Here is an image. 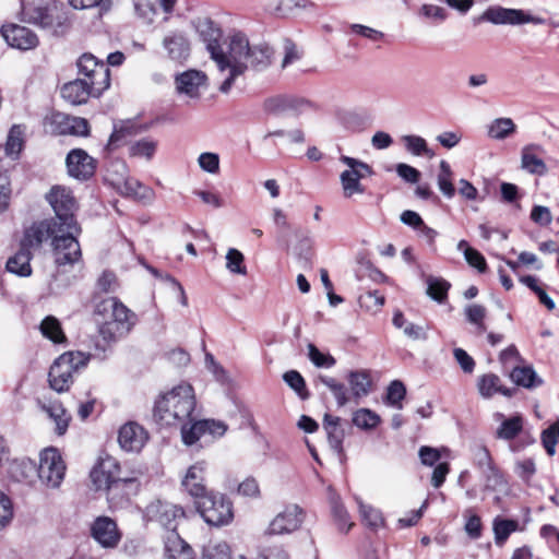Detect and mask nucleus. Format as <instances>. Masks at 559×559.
I'll return each mask as SVG.
<instances>
[{"label":"nucleus","instance_id":"obj_1","mask_svg":"<svg viewBox=\"0 0 559 559\" xmlns=\"http://www.w3.org/2000/svg\"><path fill=\"white\" fill-rule=\"evenodd\" d=\"M272 49L266 45L250 46L247 37L240 33L229 37L227 51H218L212 48V60L216 63L218 71L227 73L219 86L224 94L228 93L239 75L247 69H262L270 64Z\"/></svg>","mask_w":559,"mask_h":559},{"label":"nucleus","instance_id":"obj_2","mask_svg":"<svg viewBox=\"0 0 559 559\" xmlns=\"http://www.w3.org/2000/svg\"><path fill=\"white\" fill-rule=\"evenodd\" d=\"M93 316L98 333L106 343L126 336L138 322L136 314L116 297L100 300L95 306Z\"/></svg>","mask_w":559,"mask_h":559},{"label":"nucleus","instance_id":"obj_3","mask_svg":"<svg viewBox=\"0 0 559 559\" xmlns=\"http://www.w3.org/2000/svg\"><path fill=\"white\" fill-rule=\"evenodd\" d=\"M197 400L192 385L181 383L163 394L154 407L155 419L165 426H180L193 421Z\"/></svg>","mask_w":559,"mask_h":559},{"label":"nucleus","instance_id":"obj_4","mask_svg":"<svg viewBox=\"0 0 559 559\" xmlns=\"http://www.w3.org/2000/svg\"><path fill=\"white\" fill-rule=\"evenodd\" d=\"M23 481L32 483V476H37L48 488H58L66 475V464L60 452L55 448H46L40 452L39 465L36 467L32 461H22L16 465Z\"/></svg>","mask_w":559,"mask_h":559},{"label":"nucleus","instance_id":"obj_5","mask_svg":"<svg viewBox=\"0 0 559 559\" xmlns=\"http://www.w3.org/2000/svg\"><path fill=\"white\" fill-rule=\"evenodd\" d=\"M88 356L82 352H67L51 365L48 373L49 386L58 392L69 391L74 374L87 365Z\"/></svg>","mask_w":559,"mask_h":559},{"label":"nucleus","instance_id":"obj_6","mask_svg":"<svg viewBox=\"0 0 559 559\" xmlns=\"http://www.w3.org/2000/svg\"><path fill=\"white\" fill-rule=\"evenodd\" d=\"M21 14L24 22L39 25L53 33H57L64 22L61 10L45 0L24 1Z\"/></svg>","mask_w":559,"mask_h":559},{"label":"nucleus","instance_id":"obj_7","mask_svg":"<svg viewBox=\"0 0 559 559\" xmlns=\"http://www.w3.org/2000/svg\"><path fill=\"white\" fill-rule=\"evenodd\" d=\"M52 236L51 250L56 264H74L81 259L82 252L76 237L81 233L80 225L75 229L59 226Z\"/></svg>","mask_w":559,"mask_h":559},{"label":"nucleus","instance_id":"obj_8","mask_svg":"<svg viewBox=\"0 0 559 559\" xmlns=\"http://www.w3.org/2000/svg\"><path fill=\"white\" fill-rule=\"evenodd\" d=\"M204 521L213 526H223L234 518L233 506L223 495L210 491L194 502Z\"/></svg>","mask_w":559,"mask_h":559},{"label":"nucleus","instance_id":"obj_9","mask_svg":"<svg viewBox=\"0 0 559 559\" xmlns=\"http://www.w3.org/2000/svg\"><path fill=\"white\" fill-rule=\"evenodd\" d=\"M46 198L56 214V217L50 221L56 225L75 229L79 225L75 218L78 203L72 191L66 187L56 186L50 189Z\"/></svg>","mask_w":559,"mask_h":559},{"label":"nucleus","instance_id":"obj_10","mask_svg":"<svg viewBox=\"0 0 559 559\" xmlns=\"http://www.w3.org/2000/svg\"><path fill=\"white\" fill-rule=\"evenodd\" d=\"M340 160L347 166V169L340 176L343 195L349 199L356 194H362L365 188L360 180L372 174L371 167L361 160L345 155L341 156Z\"/></svg>","mask_w":559,"mask_h":559},{"label":"nucleus","instance_id":"obj_11","mask_svg":"<svg viewBox=\"0 0 559 559\" xmlns=\"http://www.w3.org/2000/svg\"><path fill=\"white\" fill-rule=\"evenodd\" d=\"M81 79L88 81L95 92H104L110 85L109 68L93 55L84 53L78 61Z\"/></svg>","mask_w":559,"mask_h":559},{"label":"nucleus","instance_id":"obj_12","mask_svg":"<svg viewBox=\"0 0 559 559\" xmlns=\"http://www.w3.org/2000/svg\"><path fill=\"white\" fill-rule=\"evenodd\" d=\"M304 520V510L297 504H288L271 520L264 531V535L292 534L300 528Z\"/></svg>","mask_w":559,"mask_h":559},{"label":"nucleus","instance_id":"obj_13","mask_svg":"<svg viewBox=\"0 0 559 559\" xmlns=\"http://www.w3.org/2000/svg\"><path fill=\"white\" fill-rule=\"evenodd\" d=\"M480 20L495 25H522L526 23L538 25L545 22L543 17L531 15L523 10L508 9L499 5L486 9Z\"/></svg>","mask_w":559,"mask_h":559},{"label":"nucleus","instance_id":"obj_14","mask_svg":"<svg viewBox=\"0 0 559 559\" xmlns=\"http://www.w3.org/2000/svg\"><path fill=\"white\" fill-rule=\"evenodd\" d=\"M181 438L185 444L192 445L205 435L218 438L225 435L227 425L219 420L202 419L195 420L190 426L188 424L180 425Z\"/></svg>","mask_w":559,"mask_h":559},{"label":"nucleus","instance_id":"obj_15","mask_svg":"<svg viewBox=\"0 0 559 559\" xmlns=\"http://www.w3.org/2000/svg\"><path fill=\"white\" fill-rule=\"evenodd\" d=\"M185 515V510L180 506L167 501L156 500L146 507L147 519L159 523L169 532L176 531L178 521Z\"/></svg>","mask_w":559,"mask_h":559},{"label":"nucleus","instance_id":"obj_16","mask_svg":"<svg viewBox=\"0 0 559 559\" xmlns=\"http://www.w3.org/2000/svg\"><path fill=\"white\" fill-rule=\"evenodd\" d=\"M140 489V483L136 477H120L111 483L105 490L107 500L111 509H121L128 504L132 496H135Z\"/></svg>","mask_w":559,"mask_h":559},{"label":"nucleus","instance_id":"obj_17","mask_svg":"<svg viewBox=\"0 0 559 559\" xmlns=\"http://www.w3.org/2000/svg\"><path fill=\"white\" fill-rule=\"evenodd\" d=\"M119 462L110 455L100 456L96 465L92 468L90 477L97 490H105L111 483L119 479Z\"/></svg>","mask_w":559,"mask_h":559},{"label":"nucleus","instance_id":"obj_18","mask_svg":"<svg viewBox=\"0 0 559 559\" xmlns=\"http://www.w3.org/2000/svg\"><path fill=\"white\" fill-rule=\"evenodd\" d=\"M92 537L104 548H116L121 533L115 520L109 516H97L91 525Z\"/></svg>","mask_w":559,"mask_h":559},{"label":"nucleus","instance_id":"obj_19","mask_svg":"<svg viewBox=\"0 0 559 559\" xmlns=\"http://www.w3.org/2000/svg\"><path fill=\"white\" fill-rule=\"evenodd\" d=\"M207 465L204 461L192 464L181 479L182 490L188 493L194 502L210 491L204 483Z\"/></svg>","mask_w":559,"mask_h":559},{"label":"nucleus","instance_id":"obj_20","mask_svg":"<svg viewBox=\"0 0 559 559\" xmlns=\"http://www.w3.org/2000/svg\"><path fill=\"white\" fill-rule=\"evenodd\" d=\"M66 162L69 175L79 180L91 178L96 169V160L82 148L72 150Z\"/></svg>","mask_w":559,"mask_h":559},{"label":"nucleus","instance_id":"obj_21","mask_svg":"<svg viewBox=\"0 0 559 559\" xmlns=\"http://www.w3.org/2000/svg\"><path fill=\"white\" fill-rule=\"evenodd\" d=\"M56 231H59L58 225L50 219L34 223L25 230L21 246L31 252L32 249L39 248L45 240H52Z\"/></svg>","mask_w":559,"mask_h":559},{"label":"nucleus","instance_id":"obj_22","mask_svg":"<svg viewBox=\"0 0 559 559\" xmlns=\"http://www.w3.org/2000/svg\"><path fill=\"white\" fill-rule=\"evenodd\" d=\"M1 34L4 40L16 49L28 50L38 45L37 35L25 26L16 24L2 26Z\"/></svg>","mask_w":559,"mask_h":559},{"label":"nucleus","instance_id":"obj_23","mask_svg":"<svg viewBox=\"0 0 559 559\" xmlns=\"http://www.w3.org/2000/svg\"><path fill=\"white\" fill-rule=\"evenodd\" d=\"M148 439L145 429L136 423L124 424L118 433L120 447L128 452H139Z\"/></svg>","mask_w":559,"mask_h":559},{"label":"nucleus","instance_id":"obj_24","mask_svg":"<svg viewBox=\"0 0 559 559\" xmlns=\"http://www.w3.org/2000/svg\"><path fill=\"white\" fill-rule=\"evenodd\" d=\"M206 74L198 70L185 71L175 79L178 93L185 94L190 98H198L200 96V91L206 86Z\"/></svg>","mask_w":559,"mask_h":559},{"label":"nucleus","instance_id":"obj_25","mask_svg":"<svg viewBox=\"0 0 559 559\" xmlns=\"http://www.w3.org/2000/svg\"><path fill=\"white\" fill-rule=\"evenodd\" d=\"M103 92H95L88 81L78 79L64 84L61 88L62 97L72 105L86 103L91 96L98 97Z\"/></svg>","mask_w":559,"mask_h":559},{"label":"nucleus","instance_id":"obj_26","mask_svg":"<svg viewBox=\"0 0 559 559\" xmlns=\"http://www.w3.org/2000/svg\"><path fill=\"white\" fill-rule=\"evenodd\" d=\"M164 557L165 559H194V551L176 531H171L164 539Z\"/></svg>","mask_w":559,"mask_h":559},{"label":"nucleus","instance_id":"obj_27","mask_svg":"<svg viewBox=\"0 0 559 559\" xmlns=\"http://www.w3.org/2000/svg\"><path fill=\"white\" fill-rule=\"evenodd\" d=\"M346 380L348 382L350 399H354L356 403L360 399L367 396L371 391V379L367 370H353L349 371Z\"/></svg>","mask_w":559,"mask_h":559},{"label":"nucleus","instance_id":"obj_28","mask_svg":"<svg viewBox=\"0 0 559 559\" xmlns=\"http://www.w3.org/2000/svg\"><path fill=\"white\" fill-rule=\"evenodd\" d=\"M542 151V147L537 144L525 145L521 151V167L525 171L532 175L543 176L547 173V166L545 162L538 157L537 152Z\"/></svg>","mask_w":559,"mask_h":559},{"label":"nucleus","instance_id":"obj_29","mask_svg":"<svg viewBox=\"0 0 559 559\" xmlns=\"http://www.w3.org/2000/svg\"><path fill=\"white\" fill-rule=\"evenodd\" d=\"M38 405L40 409L45 412L48 415V417L55 423V431L59 436L64 435L69 427L71 416L68 414L62 404L58 402L46 404L43 403L41 401H38Z\"/></svg>","mask_w":559,"mask_h":559},{"label":"nucleus","instance_id":"obj_30","mask_svg":"<svg viewBox=\"0 0 559 559\" xmlns=\"http://www.w3.org/2000/svg\"><path fill=\"white\" fill-rule=\"evenodd\" d=\"M163 45L167 50L168 57L173 60H183L189 56L190 46L187 38L179 33H173L166 36Z\"/></svg>","mask_w":559,"mask_h":559},{"label":"nucleus","instance_id":"obj_31","mask_svg":"<svg viewBox=\"0 0 559 559\" xmlns=\"http://www.w3.org/2000/svg\"><path fill=\"white\" fill-rule=\"evenodd\" d=\"M197 29L203 37L204 41H206V48L211 56L212 48L217 49L218 51H227V48L224 49L217 43L218 38L221 37V29L214 24L212 20L207 17L199 20L197 23Z\"/></svg>","mask_w":559,"mask_h":559},{"label":"nucleus","instance_id":"obj_32","mask_svg":"<svg viewBox=\"0 0 559 559\" xmlns=\"http://www.w3.org/2000/svg\"><path fill=\"white\" fill-rule=\"evenodd\" d=\"M516 132V124L509 117L496 118L487 124V135L491 140L502 141Z\"/></svg>","mask_w":559,"mask_h":559},{"label":"nucleus","instance_id":"obj_33","mask_svg":"<svg viewBox=\"0 0 559 559\" xmlns=\"http://www.w3.org/2000/svg\"><path fill=\"white\" fill-rule=\"evenodd\" d=\"M55 119L61 126V133L85 136L90 132L88 122L84 118L57 115Z\"/></svg>","mask_w":559,"mask_h":559},{"label":"nucleus","instance_id":"obj_34","mask_svg":"<svg viewBox=\"0 0 559 559\" xmlns=\"http://www.w3.org/2000/svg\"><path fill=\"white\" fill-rule=\"evenodd\" d=\"M31 259V252L21 246L20 250L8 260L7 270L20 276H29L32 274Z\"/></svg>","mask_w":559,"mask_h":559},{"label":"nucleus","instance_id":"obj_35","mask_svg":"<svg viewBox=\"0 0 559 559\" xmlns=\"http://www.w3.org/2000/svg\"><path fill=\"white\" fill-rule=\"evenodd\" d=\"M477 388L483 397H491L496 393H501L506 396H511L512 391L510 389H504L500 385V379L498 376L493 373H487L481 376L478 379Z\"/></svg>","mask_w":559,"mask_h":559},{"label":"nucleus","instance_id":"obj_36","mask_svg":"<svg viewBox=\"0 0 559 559\" xmlns=\"http://www.w3.org/2000/svg\"><path fill=\"white\" fill-rule=\"evenodd\" d=\"M512 381L520 386L533 389L542 385L543 380L531 366L514 367L510 373Z\"/></svg>","mask_w":559,"mask_h":559},{"label":"nucleus","instance_id":"obj_37","mask_svg":"<svg viewBox=\"0 0 559 559\" xmlns=\"http://www.w3.org/2000/svg\"><path fill=\"white\" fill-rule=\"evenodd\" d=\"M340 417L332 416L329 414L324 415L323 427L328 433L330 445L336 451H340L342 449V443L344 439V431L340 427Z\"/></svg>","mask_w":559,"mask_h":559},{"label":"nucleus","instance_id":"obj_38","mask_svg":"<svg viewBox=\"0 0 559 559\" xmlns=\"http://www.w3.org/2000/svg\"><path fill=\"white\" fill-rule=\"evenodd\" d=\"M24 145V128L20 124H14L8 134L4 144L5 155L12 159H16Z\"/></svg>","mask_w":559,"mask_h":559},{"label":"nucleus","instance_id":"obj_39","mask_svg":"<svg viewBox=\"0 0 559 559\" xmlns=\"http://www.w3.org/2000/svg\"><path fill=\"white\" fill-rule=\"evenodd\" d=\"M329 501L331 504L332 514L337 522L338 528L347 532L353 523L349 521V515L344 508L340 496L336 495L331 488L329 489Z\"/></svg>","mask_w":559,"mask_h":559},{"label":"nucleus","instance_id":"obj_40","mask_svg":"<svg viewBox=\"0 0 559 559\" xmlns=\"http://www.w3.org/2000/svg\"><path fill=\"white\" fill-rule=\"evenodd\" d=\"M518 528V521L497 516L492 522V530L495 534L496 544L502 546L508 539V537Z\"/></svg>","mask_w":559,"mask_h":559},{"label":"nucleus","instance_id":"obj_41","mask_svg":"<svg viewBox=\"0 0 559 559\" xmlns=\"http://www.w3.org/2000/svg\"><path fill=\"white\" fill-rule=\"evenodd\" d=\"M39 329L43 336L56 344L63 343L66 341V335L59 320L52 316L46 317L41 321Z\"/></svg>","mask_w":559,"mask_h":559},{"label":"nucleus","instance_id":"obj_42","mask_svg":"<svg viewBox=\"0 0 559 559\" xmlns=\"http://www.w3.org/2000/svg\"><path fill=\"white\" fill-rule=\"evenodd\" d=\"M520 282L528 287L535 295L538 297L539 302L544 305L549 311L554 310L556 307L555 301L548 296L545 290L544 285L540 281L532 275L522 276Z\"/></svg>","mask_w":559,"mask_h":559},{"label":"nucleus","instance_id":"obj_43","mask_svg":"<svg viewBox=\"0 0 559 559\" xmlns=\"http://www.w3.org/2000/svg\"><path fill=\"white\" fill-rule=\"evenodd\" d=\"M319 380L322 384L330 389L333 393L336 404L342 407L350 401L348 389L335 378L328 376H320Z\"/></svg>","mask_w":559,"mask_h":559},{"label":"nucleus","instance_id":"obj_44","mask_svg":"<svg viewBox=\"0 0 559 559\" xmlns=\"http://www.w3.org/2000/svg\"><path fill=\"white\" fill-rule=\"evenodd\" d=\"M156 148L157 141L144 138L130 144L129 154L132 157L145 158L146 160H150L153 158Z\"/></svg>","mask_w":559,"mask_h":559},{"label":"nucleus","instance_id":"obj_45","mask_svg":"<svg viewBox=\"0 0 559 559\" xmlns=\"http://www.w3.org/2000/svg\"><path fill=\"white\" fill-rule=\"evenodd\" d=\"M452 170L448 162H440V173L437 178V183L439 190L442 192L444 197L451 199L455 194V188L452 183Z\"/></svg>","mask_w":559,"mask_h":559},{"label":"nucleus","instance_id":"obj_46","mask_svg":"<svg viewBox=\"0 0 559 559\" xmlns=\"http://www.w3.org/2000/svg\"><path fill=\"white\" fill-rule=\"evenodd\" d=\"M402 141L406 151L415 156H433V152L428 147L426 140L419 135H403Z\"/></svg>","mask_w":559,"mask_h":559},{"label":"nucleus","instance_id":"obj_47","mask_svg":"<svg viewBox=\"0 0 559 559\" xmlns=\"http://www.w3.org/2000/svg\"><path fill=\"white\" fill-rule=\"evenodd\" d=\"M202 559H231L230 547L224 540H210L203 548Z\"/></svg>","mask_w":559,"mask_h":559},{"label":"nucleus","instance_id":"obj_48","mask_svg":"<svg viewBox=\"0 0 559 559\" xmlns=\"http://www.w3.org/2000/svg\"><path fill=\"white\" fill-rule=\"evenodd\" d=\"M523 429V419L521 416H513L504 419L497 430V438L502 440L514 439Z\"/></svg>","mask_w":559,"mask_h":559},{"label":"nucleus","instance_id":"obj_49","mask_svg":"<svg viewBox=\"0 0 559 559\" xmlns=\"http://www.w3.org/2000/svg\"><path fill=\"white\" fill-rule=\"evenodd\" d=\"M380 416L369 408H360L353 414V423L364 430H371L380 424Z\"/></svg>","mask_w":559,"mask_h":559},{"label":"nucleus","instance_id":"obj_50","mask_svg":"<svg viewBox=\"0 0 559 559\" xmlns=\"http://www.w3.org/2000/svg\"><path fill=\"white\" fill-rule=\"evenodd\" d=\"M406 395V388L400 380H394L390 383L386 390L385 403L397 409L403 408L402 401Z\"/></svg>","mask_w":559,"mask_h":559},{"label":"nucleus","instance_id":"obj_51","mask_svg":"<svg viewBox=\"0 0 559 559\" xmlns=\"http://www.w3.org/2000/svg\"><path fill=\"white\" fill-rule=\"evenodd\" d=\"M245 257L243 254L235 249H228L226 253V269L233 274L246 275L247 267L243 264Z\"/></svg>","mask_w":559,"mask_h":559},{"label":"nucleus","instance_id":"obj_52","mask_svg":"<svg viewBox=\"0 0 559 559\" xmlns=\"http://www.w3.org/2000/svg\"><path fill=\"white\" fill-rule=\"evenodd\" d=\"M384 296L380 295L377 290L367 292L359 296L358 302L361 308L369 312H378L384 305Z\"/></svg>","mask_w":559,"mask_h":559},{"label":"nucleus","instance_id":"obj_53","mask_svg":"<svg viewBox=\"0 0 559 559\" xmlns=\"http://www.w3.org/2000/svg\"><path fill=\"white\" fill-rule=\"evenodd\" d=\"M480 474L485 479V486L489 489H497L506 485L504 477L495 462L484 468Z\"/></svg>","mask_w":559,"mask_h":559},{"label":"nucleus","instance_id":"obj_54","mask_svg":"<svg viewBox=\"0 0 559 559\" xmlns=\"http://www.w3.org/2000/svg\"><path fill=\"white\" fill-rule=\"evenodd\" d=\"M542 442L548 455L556 453V444L559 442V420L542 432Z\"/></svg>","mask_w":559,"mask_h":559},{"label":"nucleus","instance_id":"obj_55","mask_svg":"<svg viewBox=\"0 0 559 559\" xmlns=\"http://www.w3.org/2000/svg\"><path fill=\"white\" fill-rule=\"evenodd\" d=\"M472 459L474 466L481 472L484 468L488 467L491 463H493V459L488 450V448L484 444H475L472 447Z\"/></svg>","mask_w":559,"mask_h":559},{"label":"nucleus","instance_id":"obj_56","mask_svg":"<svg viewBox=\"0 0 559 559\" xmlns=\"http://www.w3.org/2000/svg\"><path fill=\"white\" fill-rule=\"evenodd\" d=\"M283 379L302 400H306L309 396L306 389V382L298 371H287L284 373Z\"/></svg>","mask_w":559,"mask_h":559},{"label":"nucleus","instance_id":"obj_57","mask_svg":"<svg viewBox=\"0 0 559 559\" xmlns=\"http://www.w3.org/2000/svg\"><path fill=\"white\" fill-rule=\"evenodd\" d=\"M308 357L319 368H331L336 362L333 356L320 352L313 344H308Z\"/></svg>","mask_w":559,"mask_h":559},{"label":"nucleus","instance_id":"obj_58","mask_svg":"<svg viewBox=\"0 0 559 559\" xmlns=\"http://www.w3.org/2000/svg\"><path fill=\"white\" fill-rule=\"evenodd\" d=\"M292 103L293 100H290L289 96L277 95L266 98L263 103V108L270 114H278L288 110Z\"/></svg>","mask_w":559,"mask_h":559},{"label":"nucleus","instance_id":"obj_59","mask_svg":"<svg viewBox=\"0 0 559 559\" xmlns=\"http://www.w3.org/2000/svg\"><path fill=\"white\" fill-rule=\"evenodd\" d=\"M465 316L469 323L475 324L479 331H486L484 319L486 317V308L478 304L468 305L465 308Z\"/></svg>","mask_w":559,"mask_h":559},{"label":"nucleus","instance_id":"obj_60","mask_svg":"<svg viewBox=\"0 0 559 559\" xmlns=\"http://www.w3.org/2000/svg\"><path fill=\"white\" fill-rule=\"evenodd\" d=\"M359 512L361 515L362 521L371 526V527H378L382 524V516L381 513L374 509L373 507L369 504H365L361 500L357 499Z\"/></svg>","mask_w":559,"mask_h":559},{"label":"nucleus","instance_id":"obj_61","mask_svg":"<svg viewBox=\"0 0 559 559\" xmlns=\"http://www.w3.org/2000/svg\"><path fill=\"white\" fill-rule=\"evenodd\" d=\"M450 285L444 280L432 278L428 280L427 294L435 300L441 302L445 297Z\"/></svg>","mask_w":559,"mask_h":559},{"label":"nucleus","instance_id":"obj_62","mask_svg":"<svg viewBox=\"0 0 559 559\" xmlns=\"http://www.w3.org/2000/svg\"><path fill=\"white\" fill-rule=\"evenodd\" d=\"M198 164L202 170L209 174H217L219 171V156L216 153H201L198 158Z\"/></svg>","mask_w":559,"mask_h":559},{"label":"nucleus","instance_id":"obj_63","mask_svg":"<svg viewBox=\"0 0 559 559\" xmlns=\"http://www.w3.org/2000/svg\"><path fill=\"white\" fill-rule=\"evenodd\" d=\"M284 57L282 60V68H286L301 58V52L297 48L296 44L290 39L284 40Z\"/></svg>","mask_w":559,"mask_h":559},{"label":"nucleus","instance_id":"obj_64","mask_svg":"<svg viewBox=\"0 0 559 559\" xmlns=\"http://www.w3.org/2000/svg\"><path fill=\"white\" fill-rule=\"evenodd\" d=\"M531 219L539 226H548L552 222V215L549 207L535 205L531 211Z\"/></svg>","mask_w":559,"mask_h":559}]
</instances>
